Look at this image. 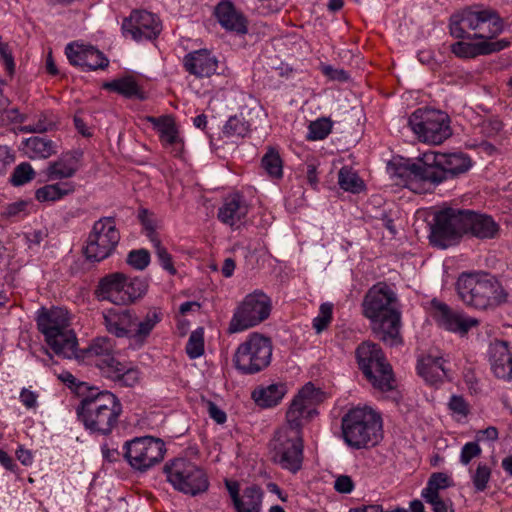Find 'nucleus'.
<instances>
[{
  "mask_svg": "<svg viewBox=\"0 0 512 512\" xmlns=\"http://www.w3.org/2000/svg\"><path fill=\"white\" fill-rule=\"evenodd\" d=\"M471 166L470 158L463 153L442 154L428 151L417 162H408L398 167L396 183L415 193H424L448 176L467 172Z\"/></svg>",
  "mask_w": 512,
  "mask_h": 512,
  "instance_id": "nucleus-1",
  "label": "nucleus"
},
{
  "mask_svg": "<svg viewBox=\"0 0 512 512\" xmlns=\"http://www.w3.org/2000/svg\"><path fill=\"white\" fill-rule=\"evenodd\" d=\"M363 313L370 322L376 336L390 346L402 343L400 335V313L396 309V295L385 283L373 285L366 293Z\"/></svg>",
  "mask_w": 512,
  "mask_h": 512,
  "instance_id": "nucleus-2",
  "label": "nucleus"
},
{
  "mask_svg": "<svg viewBox=\"0 0 512 512\" xmlns=\"http://www.w3.org/2000/svg\"><path fill=\"white\" fill-rule=\"evenodd\" d=\"M76 413L87 431L107 436L118 424L122 404L112 392L92 387L81 398Z\"/></svg>",
  "mask_w": 512,
  "mask_h": 512,
  "instance_id": "nucleus-3",
  "label": "nucleus"
},
{
  "mask_svg": "<svg viewBox=\"0 0 512 512\" xmlns=\"http://www.w3.org/2000/svg\"><path fill=\"white\" fill-rule=\"evenodd\" d=\"M342 437L355 449L376 446L383 439V419L379 411L363 404L351 407L342 418Z\"/></svg>",
  "mask_w": 512,
  "mask_h": 512,
  "instance_id": "nucleus-4",
  "label": "nucleus"
},
{
  "mask_svg": "<svg viewBox=\"0 0 512 512\" xmlns=\"http://www.w3.org/2000/svg\"><path fill=\"white\" fill-rule=\"evenodd\" d=\"M70 325L69 313L63 308L44 310L37 318L38 329L48 346L64 358H72L77 346V338Z\"/></svg>",
  "mask_w": 512,
  "mask_h": 512,
  "instance_id": "nucleus-5",
  "label": "nucleus"
},
{
  "mask_svg": "<svg viewBox=\"0 0 512 512\" xmlns=\"http://www.w3.org/2000/svg\"><path fill=\"white\" fill-rule=\"evenodd\" d=\"M457 291L465 304L477 309L499 305L506 298L502 286L488 274H462L457 281Z\"/></svg>",
  "mask_w": 512,
  "mask_h": 512,
  "instance_id": "nucleus-6",
  "label": "nucleus"
},
{
  "mask_svg": "<svg viewBox=\"0 0 512 512\" xmlns=\"http://www.w3.org/2000/svg\"><path fill=\"white\" fill-rule=\"evenodd\" d=\"M319 405L320 387L312 381L305 383L291 399L282 428L302 434L303 427L317 417Z\"/></svg>",
  "mask_w": 512,
  "mask_h": 512,
  "instance_id": "nucleus-7",
  "label": "nucleus"
},
{
  "mask_svg": "<svg viewBox=\"0 0 512 512\" xmlns=\"http://www.w3.org/2000/svg\"><path fill=\"white\" fill-rule=\"evenodd\" d=\"M147 282L140 277H127L122 273L110 274L99 282L97 296L116 305H127L141 298L147 291Z\"/></svg>",
  "mask_w": 512,
  "mask_h": 512,
  "instance_id": "nucleus-8",
  "label": "nucleus"
},
{
  "mask_svg": "<svg viewBox=\"0 0 512 512\" xmlns=\"http://www.w3.org/2000/svg\"><path fill=\"white\" fill-rule=\"evenodd\" d=\"M358 364L371 385L388 391L394 387L390 365L386 363L381 349L374 343L364 342L357 349Z\"/></svg>",
  "mask_w": 512,
  "mask_h": 512,
  "instance_id": "nucleus-9",
  "label": "nucleus"
},
{
  "mask_svg": "<svg viewBox=\"0 0 512 512\" xmlns=\"http://www.w3.org/2000/svg\"><path fill=\"white\" fill-rule=\"evenodd\" d=\"M270 454L282 469L296 473L303 462L302 434L280 427L270 441Z\"/></svg>",
  "mask_w": 512,
  "mask_h": 512,
  "instance_id": "nucleus-10",
  "label": "nucleus"
},
{
  "mask_svg": "<svg viewBox=\"0 0 512 512\" xmlns=\"http://www.w3.org/2000/svg\"><path fill=\"white\" fill-rule=\"evenodd\" d=\"M168 482L178 491L195 496L207 491L209 481L202 468L185 458H177L165 465Z\"/></svg>",
  "mask_w": 512,
  "mask_h": 512,
  "instance_id": "nucleus-11",
  "label": "nucleus"
},
{
  "mask_svg": "<svg viewBox=\"0 0 512 512\" xmlns=\"http://www.w3.org/2000/svg\"><path fill=\"white\" fill-rule=\"evenodd\" d=\"M271 356L270 339L259 333H252L236 349L234 363L239 371L254 374L270 364Z\"/></svg>",
  "mask_w": 512,
  "mask_h": 512,
  "instance_id": "nucleus-12",
  "label": "nucleus"
},
{
  "mask_svg": "<svg viewBox=\"0 0 512 512\" xmlns=\"http://www.w3.org/2000/svg\"><path fill=\"white\" fill-rule=\"evenodd\" d=\"M409 126L424 143L438 145L451 136L448 116L439 110L418 109L409 118Z\"/></svg>",
  "mask_w": 512,
  "mask_h": 512,
  "instance_id": "nucleus-13",
  "label": "nucleus"
},
{
  "mask_svg": "<svg viewBox=\"0 0 512 512\" xmlns=\"http://www.w3.org/2000/svg\"><path fill=\"white\" fill-rule=\"evenodd\" d=\"M271 312L270 298L262 291L248 294L236 308L228 327L229 333H238L266 320Z\"/></svg>",
  "mask_w": 512,
  "mask_h": 512,
  "instance_id": "nucleus-14",
  "label": "nucleus"
},
{
  "mask_svg": "<svg viewBox=\"0 0 512 512\" xmlns=\"http://www.w3.org/2000/svg\"><path fill=\"white\" fill-rule=\"evenodd\" d=\"M120 241V233L115 220L103 217L95 221L88 235L85 255L87 259L100 262L109 257Z\"/></svg>",
  "mask_w": 512,
  "mask_h": 512,
  "instance_id": "nucleus-15",
  "label": "nucleus"
},
{
  "mask_svg": "<svg viewBox=\"0 0 512 512\" xmlns=\"http://www.w3.org/2000/svg\"><path fill=\"white\" fill-rule=\"evenodd\" d=\"M124 451L129 465L134 470L144 472L163 460L166 449L161 439L144 436L127 441Z\"/></svg>",
  "mask_w": 512,
  "mask_h": 512,
  "instance_id": "nucleus-16",
  "label": "nucleus"
},
{
  "mask_svg": "<svg viewBox=\"0 0 512 512\" xmlns=\"http://www.w3.org/2000/svg\"><path fill=\"white\" fill-rule=\"evenodd\" d=\"M468 210L446 208L435 216L431 241L440 248H447L462 234L467 233Z\"/></svg>",
  "mask_w": 512,
  "mask_h": 512,
  "instance_id": "nucleus-17",
  "label": "nucleus"
},
{
  "mask_svg": "<svg viewBox=\"0 0 512 512\" xmlns=\"http://www.w3.org/2000/svg\"><path fill=\"white\" fill-rule=\"evenodd\" d=\"M428 312L440 328L461 337L479 325L477 318L471 317L464 312L453 310L447 304L437 299H433L430 302Z\"/></svg>",
  "mask_w": 512,
  "mask_h": 512,
  "instance_id": "nucleus-18",
  "label": "nucleus"
},
{
  "mask_svg": "<svg viewBox=\"0 0 512 512\" xmlns=\"http://www.w3.org/2000/svg\"><path fill=\"white\" fill-rule=\"evenodd\" d=\"M114 344L111 339L107 337L95 338L90 345L80 351L75 346V354L72 358L84 362L88 365H95L104 375L108 370L113 368L118 361L114 357Z\"/></svg>",
  "mask_w": 512,
  "mask_h": 512,
  "instance_id": "nucleus-19",
  "label": "nucleus"
},
{
  "mask_svg": "<svg viewBox=\"0 0 512 512\" xmlns=\"http://www.w3.org/2000/svg\"><path fill=\"white\" fill-rule=\"evenodd\" d=\"M122 30L135 41L152 40L159 35L161 23L153 13L135 10L123 21Z\"/></svg>",
  "mask_w": 512,
  "mask_h": 512,
  "instance_id": "nucleus-20",
  "label": "nucleus"
},
{
  "mask_svg": "<svg viewBox=\"0 0 512 512\" xmlns=\"http://www.w3.org/2000/svg\"><path fill=\"white\" fill-rule=\"evenodd\" d=\"M65 54L70 64L83 70L105 69L109 65L108 58L93 46L70 43L66 46Z\"/></svg>",
  "mask_w": 512,
  "mask_h": 512,
  "instance_id": "nucleus-21",
  "label": "nucleus"
},
{
  "mask_svg": "<svg viewBox=\"0 0 512 512\" xmlns=\"http://www.w3.org/2000/svg\"><path fill=\"white\" fill-rule=\"evenodd\" d=\"M225 486L237 512H261L263 492L258 486L246 487L241 495L237 481L225 480Z\"/></svg>",
  "mask_w": 512,
  "mask_h": 512,
  "instance_id": "nucleus-22",
  "label": "nucleus"
},
{
  "mask_svg": "<svg viewBox=\"0 0 512 512\" xmlns=\"http://www.w3.org/2000/svg\"><path fill=\"white\" fill-rule=\"evenodd\" d=\"M153 127L157 130L162 145L174 156H180L184 149V143L174 119L169 115L160 117H147Z\"/></svg>",
  "mask_w": 512,
  "mask_h": 512,
  "instance_id": "nucleus-23",
  "label": "nucleus"
},
{
  "mask_svg": "<svg viewBox=\"0 0 512 512\" xmlns=\"http://www.w3.org/2000/svg\"><path fill=\"white\" fill-rule=\"evenodd\" d=\"M491 370L497 378L512 379V346L504 340H494L488 349Z\"/></svg>",
  "mask_w": 512,
  "mask_h": 512,
  "instance_id": "nucleus-24",
  "label": "nucleus"
},
{
  "mask_svg": "<svg viewBox=\"0 0 512 512\" xmlns=\"http://www.w3.org/2000/svg\"><path fill=\"white\" fill-rule=\"evenodd\" d=\"M249 205L240 193L227 195L218 209V219L231 227L241 223L247 216Z\"/></svg>",
  "mask_w": 512,
  "mask_h": 512,
  "instance_id": "nucleus-25",
  "label": "nucleus"
},
{
  "mask_svg": "<svg viewBox=\"0 0 512 512\" xmlns=\"http://www.w3.org/2000/svg\"><path fill=\"white\" fill-rule=\"evenodd\" d=\"M183 64L192 75L202 78L215 74L218 68V59L207 49H200L188 53Z\"/></svg>",
  "mask_w": 512,
  "mask_h": 512,
  "instance_id": "nucleus-26",
  "label": "nucleus"
},
{
  "mask_svg": "<svg viewBox=\"0 0 512 512\" xmlns=\"http://www.w3.org/2000/svg\"><path fill=\"white\" fill-rule=\"evenodd\" d=\"M490 11L489 9H466L454 14L450 19L451 35L461 39L465 37L466 29L476 32Z\"/></svg>",
  "mask_w": 512,
  "mask_h": 512,
  "instance_id": "nucleus-27",
  "label": "nucleus"
},
{
  "mask_svg": "<svg viewBox=\"0 0 512 512\" xmlns=\"http://www.w3.org/2000/svg\"><path fill=\"white\" fill-rule=\"evenodd\" d=\"M508 45L509 42L503 39L496 41L481 40L478 42L458 41L451 45V51L459 58L468 59L501 51Z\"/></svg>",
  "mask_w": 512,
  "mask_h": 512,
  "instance_id": "nucleus-28",
  "label": "nucleus"
},
{
  "mask_svg": "<svg viewBox=\"0 0 512 512\" xmlns=\"http://www.w3.org/2000/svg\"><path fill=\"white\" fill-rule=\"evenodd\" d=\"M104 325L107 331L116 337H130L135 326L136 316L127 309H108L103 312Z\"/></svg>",
  "mask_w": 512,
  "mask_h": 512,
  "instance_id": "nucleus-29",
  "label": "nucleus"
},
{
  "mask_svg": "<svg viewBox=\"0 0 512 512\" xmlns=\"http://www.w3.org/2000/svg\"><path fill=\"white\" fill-rule=\"evenodd\" d=\"M214 15L220 25L232 32L245 34L247 32L246 19L232 2L223 0L215 7Z\"/></svg>",
  "mask_w": 512,
  "mask_h": 512,
  "instance_id": "nucleus-30",
  "label": "nucleus"
},
{
  "mask_svg": "<svg viewBox=\"0 0 512 512\" xmlns=\"http://www.w3.org/2000/svg\"><path fill=\"white\" fill-rule=\"evenodd\" d=\"M467 233L479 239H492L499 233V225L491 216L468 210Z\"/></svg>",
  "mask_w": 512,
  "mask_h": 512,
  "instance_id": "nucleus-31",
  "label": "nucleus"
},
{
  "mask_svg": "<svg viewBox=\"0 0 512 512\" xmlns=\"http://www.w3.org/2000/svg\"><path fill=\"white\" fill-rule=\"evenodd\" d=\"M288 392V386L284 382L260 385L252 392V399L262 408L277 406Z\"/></svg>",
  "mask_w": 512,
  "mask_h": 512,
  "instance_id": "nucleus-32",
  "label": "nucleus"
},
{
  "mask_svg": "<svg viewBox=\"0 0 512 512\" xmlns=\"http://www.w3.org/2000/svg\"><path fill=\"white\" fill-rule=\"evenodd\" d=\"M445 360L437 354H428L418 361V374L428 383L435 384L446 376Z\"/></svg>",
  "mask_w": 512,
  "mask_h": 512,
  "instance_id": "nucleus-33",
  "label": "nucleus"
},
{
  "mask_svg": "<svg viewBox=\"0 0 512 512\" xmlns=\"http://www.w3.org/2000/svg\"><path fill=\"white\" fill-rule=\"evenodd\" d=\"M25 155L32 159H47L56 154L55 143L45 137L32 136L22 142Z\"/></svg>",
  "mask_w": 512,
  "mask_h": 512,
  "instance_id": "nucleus-34",
  "label": "nucleus"
},
{
  "mask_svg": "<svg viewBox=\"0 0 512 512\" xmlns=\"http://www.w3.org/2000/svg\"><path fill=\"white\" fill-rule=\"evenodd\" d=\"M75 184L70 181L46 184L35 191V199L40 203L56 202L74 193Z\"/></svg>",
  "mask_w": 512,
  "mask_h": 512,
  "instance_id": "nucleus-35",
  "label": "nucleus"
},
{
  "mask_svg": "<svg viewBox=\"0 0 512 512\" xmlns=\"http://www.w3.org/2000/svg\"><path fill=\"white\" fill-rule=\"evenodd\" d=\"M78 170L76 159L69 155H63L48 164L46 176L49 181L68 179L75 175Z\"/></svg>",
  "mask_w": 512,
  "mask_h": 512,
  "instance_id": "nucleus-36",
  "label": "nucleus"
},
{
  "mask_svg": "<svg viewBox=\"0 0 512 512\" xmlns=\"http://www.w3.org/2000/svg\"><path fill=\"white\" fill-rule=\"evenodd\" d=\"M102 87L106 90L116 92L126 98H145L143 91L132 76H125L110 82H105Z\"/></svg>",
  "mask_w": 512,
  "mask_h": 512,
  "instance_id": "nucleus-37",
  "label": "nucleus"
},
{
  "mask_svg": "<svg viewBox=\"0 0 512 512\" xmlns=\"http://www.w3.org/2000/svg\"><path fill=\"white\" fill-rule=\"evenodd\" d=\"M161 320L162 313L159 309L149 310L137 324L135 323L136 328L132 329L131 338L137 342H144Z\"/></svg>",
  "mask_w": 512,
  "mask_h": 512,
  "instance_id": "nucleus-38",
  "label": "nucleus"
},
{
  "mask_svg": "<svg viewBox=\"0 0 512 512\" xmlns=\"http://www.w3.org/2000/svg\"><path fill=\"white\" fill-rule=\"evenodd\" d=\"M113 381H118L124 386L133 387L139 382L140 373L135 368H126L119 361L105 375Z\"/></svg>",
  "mask_w": 512,
  "mask_h": 512,
  "instance_id": "nucleus-39",
  "label": "nucleus"
},
{
  "mask_svg": "<svg viewBox=\"0 0 512 512\" xmlns=\"http://www.w3.org/2000/svg\"><path fill=\"white\" fill-rule=\"evenodd\" d=\"M503 29V24L499 16L494 12L490 11L483 24L474 34V37L481 40L492 41L491 39L497 36Z\"/></svg>",
  "mask_w": 512,
  "mask_h": 512,
  "instance_id": "nucleus-40",
  "label": "nucleus"
},
{
  "mask_svg": "<svg viewBox=\"0 0 512 512\" xmlns=\"http://www.w3.org/2000/svg\"><path fill=\"white\" fill-rule=\"evenodd\" d=\"M250 124L241 115L231 116L223 126V134L227 138H243L250 133Z\"/></svg>",
  "mask_w": 512,
  "mask_h": 512,
  "instance_id": "nucleus-41",
  "label": "nucleus"
},
{
  "mask_svg": "<svg viewBox=\"0 0 512 512\" xmlns=\"http://www.w3.org/2000/svg\"><path fill=\"white\" fill-rule=\"evenodd\" d=\"M338 183L343 190L351 193H360L365 188L363 180L356 172L347 167L340 170Z\"/></svg>",
  "mask_w": 512,
  "mask_h": 512,
  "instance_id": "nucleus-42",
  "label": "nucleus"
},
{
  "mask_svg": "<svg viewBox=\"0 0 512 512\" xmlns=\"http://www.w3.org/2000/svg\"><path fill=\"white\" fill-rule=\"evenodd\" d=\"M265 172L271 177L279 179L283 176V164L279 152L274 148H269L261 161Z\"/></svg>",
  "mask_w": 512,
  "mask_h": 512,
  "instance_id": "nucleus-43",
  "label": "nucleus"
},
{
  "mask_svg": "<svg viewBox=\"0 0 512 512\" xmlns=\"http://www.w3.org/2000/svg\"><path fill=\"white\" fill-rule=\"evenodd\" d=\"M453 486V480L450 475L444 472L433 473L426 487L422 490L421 494H439L441 490Z\"/></svg>",
  "mask_w": 512,
  "mask_h": 512,
  "instance_id": "nucleus-44",
  "label": "nucleus"
},
{
  "mask_svg": "<svg viewBox=\"0 0 512 512\" xmlns=\"http://www.w3.org/2000/svg\"><path fill=\"white\" fill-rule=\"evenodd\" d=\"M55 125V116L51 112H42L32 123L24 126L23 130L30 133H44L51 131Z\"/></svg>",
  "mask_w": 512,
  "mask_h": 512,
  "instance_id": "nucleus-45",
  "label": "nucleus"
},
{
  "mask_svg": "<svg viewBox=\"0 0 512 512\" xmlns=\"http://www.w3.org/2000/svg\"><path fill=\"white\" fill-rule=\"evenodd\" d=\"M27 207V201L18 200L13 203H9L2 206L0 210V215L4 220L17 221L28 214Z\"/></svg>",
  "mask_w": 512,
  "mask_h": 512,
  "instance_id": "nucleus-46",
  "label": "nucleus"
},
{
  "mask_svg": "<svg viewBox=\"0 0 512 512\" xmlns=\"http://www.w3.org/2000/svg\"><path fill=\"white\" fill-rule=\"evenodd\" d=\"M35 177V171L30 163L22 162L18 164L10 177V183L19 187L33 180Z\"/></svg>",
  "mask_w": 512,
  "mask_h": 512,
  "instance_id": "nucleus-47",
  "label": "nucleus"
},
{
  "mask_svg": "<svg viewBox=\"0 0 512 512\" xmlns=\"http://www.w3.org/2000/svg\"><path fill=\"white\" fill-rule=\"evenodd\" d=\"M150 236H151V243L155 249V254L157 256V259H158L161 267L164 270H166L169 274L175 275L177 271L174 267V264L172 261V256L170 255V253H168L166 248L161 244L160 239H156L153 233Z\"/></svg>",
  "mask_w": 512,
  "mask_h": 512,
  "instance_id": "nucleus-48",
  "label": "nucleus"
},
{
  "mask_svg": "<svg viewBox=\"0 0 512 512\" xmlns=\"http://www.w3.org/2000/svg\"><path fill=\"white\" fill-rule=\"evenodd\" d=\"M186 353L191 359H196L204 353V332L202 328L194 330L187 341Z\"/></svg>",
  "mask_w": 512,
  "mask_h": 512,
  "instance_id": "nucleus-49",
  "label": "nucleus"
},
{
  "mask_svg": "<svg viewBox=\"0 0 512 512\" xmlns=\"http://www.w3.org/2000/svg\"><path fill=\"white\" fill-rule=\"evenodd\" d=\"M448 408L454 420L459 423L466 421L470 410L463 397L453 395L448 402Z\"/></svg>",
  "mask_w": 512,
  "mask_h": 512,
  "instance_id": "nucleus-50",
  "label": "nucleus"
},
{
  "mask_svg": "<svg viewBox=\"0 0 512 512\" xmlns=\"http://www.w3.org/2000/svg\"><path fill=\"white\" fill-rule=\"evenodd\" d=\"M491 470L485 463H479L475 471L471 473L473 485L477 491L486 489L490 480Z\"/></svg>",
  "mask_w": 512,
  "mask_h": 512,
  "instance_id": "nucleus-51",
  "label": "nucleus"
},
{
  "mask_svg": "<svg viewBox=\"0 0 512 512\" xmlns=\"http://www.w3.org/2000/svg\"><path fill=\"white\" fill-rule=\"evenodd\" d=\"M127 263L136 270H144L150 263V254L146 249H137L129 252Z\"/></svg>",
  "mask_w": 512,
  "mask_h": 512,
  "instance_id": "nucleus-52",
  "label": "nucleus"
},
{
  "mask_svg": "<svg viewBox=\"0 0 512 512\" xmlns=\"http://www.w3.org/2000/svg\"><path fill=\"white\" fill-rule=\"evenodd\" d=\"M482 452V449L477 441H470L465 443L459 454V462L467 466L470 464V462L479 457Z\"/></svg>",
  "mask_w": 512,
  "mask_h": 512,
  "instance_id": "nucleus-53",
  "label": "nucleus"
},
{
  "mask_svg": "<svg viewBox=\"0 0 512 512\" xmlns=\"http://www.w3.org/2000/svg\"><path fill=\"white\" fill-rule=\"evenodd\" d=\"M421 497L431 505L433 512H449L452 509L451 500L441 498L440 494H421Z\"/></svg>",
  "mask_w": 512,
  "mask_h": 512,
  "instance_id": "nucleus-54",
  "label": "nucleus"
},
{
  "mask_svg": "<svg viewBox=\"0 0 512 512\" xmlns=\"http://www.w3.org/2000/svg\"><path fill=\"white\" fill-rule=\"evenodd\" d=\"M0 57L6 73L12 77L15 73V62L8 43L2 41L0 36Z\"/></svg>",
  "mask_w": 512,
  "mask_h": 512,
  "instance_id": "nucleus-55",
  "label": "nucleus"
},
{
  "mask_svg": "<svg viewBox=\"0 0 512 512\" xmlns=\"http://www.w3.org/2000/svg\"><path fill=\"white\" fill-rule=\"evenodd\" d=\"M318 159L315 157H307L304 163L308 183L315 189L318 187Z\"/></svg>",
  "mask_w": 512,
  "mask_h": 512,
  "instance_id": "nucleus-56",
  "label": "nucleus"
},
{
  "mask_svg": "<svg viewBox=\"0 0 512 512\" xmlns=\"http://www.w3.org/2000/svg\"><path fill=\"white\" fill-rule=\"evenodd\" d=\"M333 487L338 493L350 494L354 490L355 484L350 476L338 475L335 478Z\"/></svg>",
  "mask_w": 512,
  "mask_h": 512,
  "instance_id": "nucleus-57",
  "label": "nucleus"
},
{
  "mask_svg": "<svg viewBox=\"0 0 512 512\" xmlns=\"http://www.w3.org/2000/svg\"><path fill=\"white\" fill-rule=\"evenodd\" d=\"M15 157L7 146L0 145V175L4 174L7 168L14 162Z\"/></svg>",
  "mask_w": 512,
  "mask_h": 512,
  "instance_id": "nucleus-58",
  "label": "nucleus"
},
{
  "mask_svg": "<svg viewBox=\"0 0 512 512\" xmlns=\"http://www.w3.org/2000/svg\"><path fill=\"white\" fill-rule=\"evenodd\" d=\"M207 411L209 416L217 423L223 424L226 422L227 416L226 413L220 409L215 403L208 401L207 402Z\"/></svg>",
  "mask_w": 512,
  "mask_h": 512,
  "instance_id": "nucleus-59",
  "label": "nucleus"
},
{
  "mask_svg": "<svg viewBox=\"0 0 512 512\" xmlns=\"http://www.w3.org/2000/svg\"><path fill=\"white\" fill-rule=\"evenodd\" d=\"M37 398L38 395L35 392L26 388L22 389L20 393V401L28 409H32L37 406Z\"/></svg>",
  "mask_w": 512,
  "mask_h": 512,
  "instance_id": "nucleus-60",
  "label": "nucleus"
},
{
  "mask_svg": "<svg viewBox=\"0 0 512 512\" xmlns=\"http://www.w3.org/2000/svg\"><path fill=\"white\" fill-rule=\"evenodd\" d=\"M498 439V430L494 426L487 427L486 429L479 430L476 433V441H490L494 442Z\"/></svg>",
  "mask_w": 512,
  "mask_h": 512,
  "instance_id": "nucleus-61",
  "label": "nucleus"
},
{
  "mask_svg": "<svg viewBox=\"0 0 512 512\" xmlns=\"http://www.w3.org/2000/svg\"><path fill=\"white\" fill-rule=\"evenodd\" d=\"M322 72L331 80L344 81L348 78L346 72L342 69H334L331 66L322 67Z\"/></svg>",
  "mask_w": 512,
  "mask_h": 512,
  "instance_id": "nucleus-62",
  "label": "nucleus"
},
{
  "mask_svg": "<svg viewBox=\"0 0 512 512\" xmlns=\"http://www.w3.org/2000/svg\"><path fill=\"white\" fill-rule=\"evenodd\" d=\"M16 457L24 466H31L34 460L31 451L24 448L23 446H19L17 449Z\"/></svg>",
  "mask_w": 512,
  "mask_h": 512,
  "instance_id": "nucleus-63",
  "label": "nucleus"
},
{
  "mask_svg": "<svg viewBox=\"0 0 512 512\" xmlns=\"http://www.w3.org/2000/svg\"><path fill=\"white\" fill-rule=\"evenodd\" d=\"M102 457L105 461L113 463L118 459L119 452L116 448H110L108 444L101 446Z\"/></svg>",
  "mask_w": 512,
  "mask_h": 512,
  "instance_id": "nucleus-64",
  "label": "nucleus"
}]
</instances>
